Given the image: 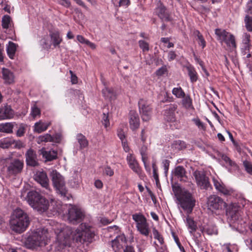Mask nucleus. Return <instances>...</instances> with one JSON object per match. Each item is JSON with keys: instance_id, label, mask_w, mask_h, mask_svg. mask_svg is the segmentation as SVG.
Listing matches in <instances>:
<instances>
[{"instance_id": "f257e3e1", "label": "nucleus", "mask_w": 252, "mask_h": 252, "mask_svg": "<svg viewBox=\"0 0 252 252\" xmlns=\"http://www.w3.org/2000/svg\"><path fill=\"white\" fill-rule=\"evenodd\" d=\"M48 232L47 229L39 228L32 231L25 241V245L29 249H37L45 246L48 243Z\"/></svg>"}, {"instance_id": "f03ea898", "label": "nucleus", "mask_w": 252, "mask_h": 252, "mask_svg": "<svg viewBox=\"0 0 252 252\" xmlns=\"http://www.w3.org/2000/svg\"><path fill=\"white\" fill-rule=\"evenodd\" d=\"M30 222L28 214L20 208L16 209L10 221V228L13 231L21 233L25 231Z\"/></svg>"}, {"instance_id": "7ed1b4c3", "label": "nucleus", "mask_w": 252, "mask_h": 252, "mask_svg": "<svg viewBox=\"0 0 252 252\" xmlns=\"http://www.w3.org/2000/svg\"><path fill=\"white\" fill-rule=\"evenodd\" d=\"M26 198L29 205L38 212H44L49 208L48 200L35 190L28 192Z\"/></svg>"}, {"instance_id": "20e7f679", "label": "nucleus", "mask_w": 252, "mask_h": 252, "mask_svg": "<svg viewBox=\"0 0 252 252\" xmlns=\"http://www.w3.org/2000/svg\"><path fill=\"white\" fill-rule=\"evenodd\" d=\"M50 176L58 193L64 200H69L71 197V195L68 192L65 187L64 178L56 170H52Z\"/></svg>"}, {"instance_id": "39448f33", "label": "nucleus", "mask_w": 252, "mask_h": 252, "mask_svg": "<svg viewBox=\"0 0 252 252\" xmlns=\"http://www.w3.org/2000/svg\"><path fill=\"white\" fill-rule=\"evenodd\" d=\"M94 236V232L90 226L86 223H81L76 229L73 239L77 242L83 244L85 242L90 243Z\"/></svg>"}, {"instance_id": "423d86ee", "label": "nucleus", "mask_w": 252, "mask_h": 252, "mask_svg": "<svg viewBox=\"0 0 252 252\" xmlns=\"http://www.w3.org/2000/svg\"><path fill=\"white\" fill-rule=\"evenodd\" d=\"M181 207L186 211L188 214H190L195 206L196 200L192 195L188 191H182L177 196Z\"/></svg>"}, {"instance_id": "0eeeda50", "label": "nucleus", "mask_w": 252, "mask_h": 252, "mask_svg": "<svg viewBox=\"0 0 252 252\" xmlns=\"http://www.w3.org/2000/svg\"><path fill=\"white\" fill-rule=\"evenodd\" d=\"M226 203L217 195H211L207 198V206L212 212L223 210L226 207Z\"/></svg>"}, {"instance_id": "6e6552de", "label": "nucleus", "mask_w": 252, "mask_h": 252, "mask_svg": "<svg viewBox=\"0 0 252 252\" xmlns=\"http://www.w3.org/2000/svg\"><path fill=\"white\" fill-rule=\"evenodd\" d=\"M132 219L136 222V228L142 235L148 236L150 233L149 224L146 218L141 213L134 214L132 216Z\"/></svg>"}, {"instance_id": "1a4fd4ad", "label": "nucleus", "mask_w": 252, "mask_h": 252, "mask_svg": "<svg viewBox=\"0 0 252 252\" xmlns=\"http://www.w3.org/2000/svg\"><path fill=\"white\" fill-rule=\"evenodd\" d=\"M50 41L44 38L42 41V46L45 49H50L53 45L54 48H60L63 41L59 31L50 32L49 33Z\"/></svg>"}, {"instance_id": "9d476101", "label": "nucleus", "mask_w": 252, "mask_h": 252, "mask_svg": "<svg viewBox=\"0 0 252 252\" xmlns=\"http://www.w3.org/2000/svg\"><path fill=\"white\" fill-rule=\"evenodd\" d=\"M24 163L23 160L14 158L7 165V172L9 176H16L22 173Z\"/></svg>"}, {"instance_id": "9b49d317", "label": "nucleus", "mask_w": 252, "mask_h": 252, "mask_svg": "<svg viewBox=\"0 0 252 252\" xmlns=\"http://www.w3.org/2000/svg\"><path fill=\"white\" fill-rule=\"evenodd\" d=\"M193 175L195 179L197 185L200 187L201 189H212V186L209 181V178L206 176L203 172L196 170L193 172Z\"/></svg>"}, {"instance_id": "f8f14e48", "label": "nucleus", "mask_w": 252, "mask_h": 252, "mask_svg": "<svg viewBox=\"0 0 252 252\" xmlns=\"http://www.w3.org/2000/svg\"><path fill=\"white\" fill-rule=\"evenodd\" d=\"M84 218L83 212L75 206L71 207L68 211V220L73 224L82 221Z\"/></svg>"}, {"instance_id": "ddd939ff", "label": "nucleus", "mask_w": 252, "mask_h": 252, "mask_svg": "<svg viewBox=\"0 0 252 252\" xmlns=\"http://www.w3.org/2000/svg\"><path fill=\"white\" fill-rule=\"evenodd\" d=\"M226 215L231 223L237 220L240 216V207L236 203H232L226 206Z\"/></svg>"}, {"instance_id": "4468645a", "label": "nucleus", "mask_w": 252, "mask_h": 252, "mask_svg": "<svg viewBox=\"0 0 252 252\" xmlns=\"http://www.w3.org/2000/svg\"><path fill=\"white\" fill-rule=\"evenodd\" d=\"M139 111L143 121H148L152 116V108L147 104L143 99H141L138 102Z\"/></svg>"}, {"instance_id": "2eb2a0df", "label": "nucleus", "mask_w": 252, "mask_h": 252, "mask_svg": "<svg viewBox=\"0 0 252 252\" xmlns=\"http://www.w3.org/2000/svg\"><path fill=\"white\" fill-rule=\"evenodd\" d=\"M155 13L163 21L170 22L172 20L169 11L162 3H160L156 8Z\"/></svg>"}, {"instance_id": "dca6fc26", "label": "nucleus", "mask_w": 252, "mask_h": 252, "mask_svg": "<svg viewBox=\"0 0 252 252\" xmlns=\"http://www.w3.org/2000/svg\"><path fill=\"white\" fill-rule=\"evenodd\" d=\"M34 179L39 183L43 188L46 189L49 188V180L46 173L43 170H38L34 175Z\"/></svg>"}, {"instance_id": "f3484780", "label": "nucleus", "mask_w": 252, "mask_h": 252, "mask_svg": "<svg viewBox=\"0 0 252 252\" xmlns=\"http://www.w3.org/2000/svg\"><path fill=\"white\" fill-rule=\"evenodd\" d=\"M26 162L28 166L36 167L39 165L36 152L32 149H29L25 153Z\"/></svg>"}, {"instance_id": "a211bd4d", "label": "nucleus", "mask_w": 252, "mask_h": 252, "mask_svg": "<svg viewBox=\"0 0 252 252\" xmlns=\"http://www.w3.org/2000/svg\"><path fill=\"white\" fill-rule=\"evenodd\" d=\"M177 105L173 103L167 106L164 110V119L169 122H174L176 121L175 111L177 109Z\"/></svg>"}, {"instance_id": "6ab92c4d", "label": "nucleus", "mask_w": 252, "mask_h": 252, "mask_svg": "<svg viewBox=\"0 0 252 252\" xmlns=\"http://www.w3.org/2000/svg\"><path fill=\"white\" fill-rule=\"evenodd\" d=\"M129 124L130 129L134 131L138 128L140 125V120L136 111L131 110L129 113Z\"/></svg>"}, {"instance_id": "aec40b11", "label": "nucleus", "mask_w": 252, "mask_h": 252, "mask_svg": "<svg viewBox=\"0 0 252 252\" xmlns=\"http://www.w3.org/2000/svg\"><path fill=\"white\" fill-rule=\"evenodd\" d=\"M126 242V239L124 234L117 236L111 241L112 247L115 251L120 250L123 245Z\"/></svg>"}, {"instance_id": "412c9836", "label": "nucleus", "mask_w": 252, "mask_h": 252, "mask_svg": "<svg viewBox=\"0 0 252 252\" xmlns=\"http://www.w3.org/2000/svg\"><path fill=\"white\" fill-rule=\"evenodd\" d=\"M40 151V154L45 159V161H52L57 158L58 154L55 150L46 151L44 148H43Z\"/></svg>"}, {"instance_id": "4be33fe9", "label": "nucleus", "mask_w": 252, "mask_h": 252, "mask_svg": "<svg viewBox=\"0 0 252 252\" xmlns=\"http://www.w3.org/2000/svg\"><path fill=\"white\" fill-rule=\"evenodd\" d=\"M2 78L4 81V83L11 84L14 82V75L13 73L9 69L2 68L1 70Z\"/></svg>"}, {"instance_id": "5701e85b", "label": "nucleus", "mask_w": 252, "mask_h": 252, "mask_svg": "<svg viewBox=\"0 0 252 252\" xmlns=\"http://www.w3.org/2000/svg\"><path fill=\"white\" fill-rule=\"evenodd\" d=\"M187 172L182 166H178L174 169V175L180 179L181 182H186L188 180Z\"/></svg>"}, {"instance_id": "b1692460", "label": "nucleus", "mask_w": 252, "mask_h": 252, "mask_svg": "<svg viewBox=\"0 0 252 252\" xmlns=\"http://www.w3.org/2000/svg\"><path fill=\"white\" fill-rule=\"evenodd\" d=\"M13 111L9 105L0 108V120L10 119L13 117Z\"/></svg>"}, {"instance_id": "393cba45", "label": "nucleus", "mask_w": 252, "mask_h": 252, "mask_svg": "<svg viewBox=\"0 0 252 252\" xmlns=\"http://www.w3.org/2000/svg\"><path fill=\"white\" fill-rule=\"evenodd\" d=\"M127 159L130 168L135 173L140 174L141 173V169L135 158L131 155H130L129 156H127Z\"/></svg>"}, {"instance_id": "a878e982", "label": "nucleus", "mask_w": 252, "mask_h": 252, "mask_svg": "<svg viewBox=\"0 0 252 252\" xmlns=\"http://www.w3.org/2000/svg\"><path fill=\"white\" fill-rule=\"evenodd\" d=\"M50 125V122L44 123L42 121H39L34 124V130L38 133H41L42 132L45 131Z\"/></svg>"}, {"instance_id": "bb28decb", "label": "nucleus", "mask_w": 252, "mask_h": 252, "mask_svg": "<svg viewBox=\"0 0 252 252\" xmlns=\"http://www.w3.org/2000/svg\"><path fill=\"white\" fill-rule=\"evenodd\" d=\"M182 98L181 103L184 108L188 110L194 109L192 105V99L189 95L185 94Z\"/></svg>"}, {"instance_id": "cd10ccee", "label": "nucleus", "mask_w": 252, "mask_h": 252, "mask_svg": "<svg viewBox=\"0 0 252 252\" xmlns=\"http://www.w3.org/2000/svg\"><path fill=\"white\" fill-rule=\"evenodd\" d=\"M15 125L12 123H6L0 124V132L11 133L12 130L15 128Z\"/></svg>"}, {"instance_id": "c85d7f7f", "label": "nucleus", "mask_w": 252, "mask_h": 252, "mask_svg": "<svg viewBox=\"0 0 252 252\" xmlns=\"http://www.w3.org/2000/svg\"><path fill=\"white\" fill-rule=\"evenodd\" d=\"M229 32H227L224 30L220 29H216L215 30V34L217 36V39L220 41L221 43L226 39V38L229 35Z\"/></svg>"}, {"instance_id": "c756f323", "label": "nucleus", "mask_w": 252, "mask_h": 252, "mask_svg": "<svg viewBox=\"0 0 252 252\" xmlns=\"http://www.w3.org/2000/svg\"><path fill=\"white\" fill-rule=\"evenodd\" d=\"M17 45L13 42L9 41L8 45L6 47V52L8 57L11 59H14L16 51Z\"/></svg>"}, {"instance_id": "7c9ffc66", "label": "nucleus", "mask_w": 252, "mask_h": 252, "mask_svg": "<svg viewBox=\"0 0 252 252\" xmlns=\"http://www.w3.org/2000/svg\"><path fill=\"white\" fill-rule=\"evenodd\" d=\"M186 68L188 70V75L189 77L190 81L192 83L196 82L198 79V76L194 68L191 65L188 66Z\"/></svg>"}, {"instance_id": "2f4dec72", "label": "nucleus", "mask_w": 252, "mask_h": 252, "mask_svg": "<svg viewBox=\"0 0 252 252\" xmlns=\"http://www.w3.org/2000/svg\"><path fill=\"white\" fill-rule=\"evenodd\" d=\"M77 140L81 149L86 148L88 145V141L86 137L81 133L77 135Z\"/></svg>"}, {"instance_id": "473e14b6", "label": "nucleus", "mask_w": 252, "mask_h": 252, "mask_svg": "<svg viewBox=\"0 0 252 252\" xmlns=\"http://www.w3.org/2000/svg\"><path fill=\"white\" fill-rule=\"evenodd\" d=\"M186 223L188 228L190 229L189 232L192 233L195 232L197 228V226L195 223L194 221L188 215L186 218Z\"/></svg>"}, {"instance_id": "72a5a7b5", "label": "nucleus", "mask_w": 252, "mask_h": 252, "mask_svg": "<svg viewBox=\"0 0 252 252\" xmlns=\"http://www.w3.org/2000/svg\"><path fill=\"white\" fill-rule=\"evenodd\" d=\"M224 42L228 46L232 48H235L236 47L235 42V37L231 33L226 38V39L223 42Z\"/></svg>"}, {"instance_id": "f704fd0d", "label": "nucleus", "mask_w": 252, "mask_h": 252, "mask_svg": "<svg viewBox=\"0 0 252 252\" xmlns=\"http://www.w3.org/2000/svg\"><path fill=\"white\" fill-rule=\"evenodd\" d=\"M102 94L106 98L112 99L115 96V93L113 89L108 87H105L102 91Z\"/></svg>"}, {"instance_id": "c9c22d12", "label": "nucleus", "mask_w": 252, "mask_h": 252, "mask_svg": "<svg viewBox=\"0 0 252 252\" xmlns=\"http://www.w3.org/2000/svg\"><path fill=\"white\" fill-rule=\"evenodd\" d=\"M15 125V128L17 129L16 134L18 137L23 136L26 132V126L23 124H21L19 125L14 123Z\"/></svg>"}, {"instance_id": "e433bc0d", "label": "nucleus", "mask_w": 252, "mask_h": 252, "mask_svg": "<svg viewBox=\"0 0 252 252\" xmlns=\"http://www.w3.org/2000/svg\"><path fill=\"white\" fill-rule=\"evenodd\" d=\"M213 181L216 189L220 192L223 188L225 187L223 183L214 177L213 178Z\"/></svg>"}, {"instance_id": "4c0bfd02", "label": "nucleus", "mask_w": 252, "mask_h": 252, "mask_svg": "<svg viewBox=\"0 0 252 252\" xmlns=\"http://www.w3.org/2000/svg\"><path fill=\"white\" fill-rule=\"evenodd\" d=\"M172 94L178 98H182L185 93L181 87L174 88L172 90Z\"/></svg>"}, {"instance_id": "58836bf2", "label": "nucleus", "mask_w": 252, "mask_h": 252, "mask_svg": "<svg viewBox=\"0 0 252 252\" xmlns=\"http://www.w3.org/2000/svg\"><path fill=\"white\" fill-rule=\"evenodd\" d=\"M139 46L142 49L143 52H148L150 50L149 44L143 40L138 41Z\"/></svg>"}, {"instance_id": "ea45409f", "label": "nucleus", "mask_w": 252, "mask_h": 252, "mask_svg": "<svg viewBox=\"0 0 252 252\" xmlns=\"http://www.w3.org/2000/svg\"><path fill=\"white\" fill-rule=\"evenodd\" d=\"M147 148L145 145H143L140 150V154L142 157V160L144 162L145 167H146V161L147 159Z\"/></svg>"}, {"instance_id": "a19ab883", "label": "nucleus", "mask_w": 252, "mask_h": 252, "mask_svg": "<svg viewBox=\"0 0 252 252\" xmlns=\"http://www.w3.org/2000/svg\"><path fill=\"white\" fill-rule=\"evenodd\" d=\"M31 115L33 118H35L36 116H40L41 115V110L37 106L36 104H34L31 108Z\"/></svg>"}, {"instance_id": "79ce46f5", "label": "nucleus", "mask_w": 252, "mask_h": 252, "mask_svg": "<svg viewBox=\"0 0 252 252\" xmlns=\"http://www.w3.org/2000/svg\"><path fill=\"white\" fill-rule=\"evenodd\" d=\"M11 18L8 15H4L2 18L1 26L3 29H7L9 28Z\"/></svg>"}, {"instance_id": "37998d69", "label": "nucleus", "mask_w": 252, "mask_h": 252, "mask_svg": "<svg viewBox=\"0 0 252 252\" xmlns=\"http://www.w3.org/2000/svg\"><path fill=\"white\" fill-rule=\"evenodd\" d=\"M12 144L13 142L12 140L4 139L0 140V148L3 149L8 148Z\"/></svg>"}, {"instance_id": "c03bdc74", "label": "nucleus", "mask_w": 252, "mask_h": 252, "mask_svg": "<svg viewBox=\"0 0 252 252\" xmlns=\"http://www.w3.org/2000/svg\"><path fill=\"white\" fill-rule=\"evenodd\" d=\"M70 181L74 183V186L78 185L81 181L80 174L78 172H75Z\"/></svg>"}, {"instance_id": "a18cd8bd", "label": "nucleus", "mask_w": 252, "mask_h": 252, "mask_svg": "<svg viewBox=\"0 0 252 252\" xmlns=\"http://www.w3.org/2000/svg\"><path fill=\"white\" fill-rule=\"evenodd\" d=\"M194 124L198 127V128L206 130V126L198 118H194L192 120Z\"/></svg>"}, {"instance_id": "49530a36", "label": "nucleus", "mask_w": 252, "mask_h": 252, "mask_svg": "<svg viewBox=\"0 0 252 252\" xmlns=\"http://www.w3.org/2000/svg\"><path fill=\"white\" fill-rule=\"evenodd\" d=\"M243 164L246 172L252 175V163L247 160H245L243 161Z\"/></svg>"}, {"instance_id": "de8ad7c7", "label": "nucleus", "mask_w": 252, "mask_h": 252, "mask_svg": "<svg viewBox=\"0 0 252 252\" xmlns=\"http://www.w3.org/2000/svg\"><path fill=\"white\" fill-rule=\"evenodd\" d=\"M245 21L247 30L252 32V18L247 15L245 17Z\"/></svg>"}, {"instance_id": "09e8293b", "label": "nucleus", "mask_w": 252, "mask_h": 252, "mask_svg": "<svg viewBox=\"0 0 252 252\" xmlns=\"http://www.w3.org/2000/svg\"><path fill=\"white\" fill-rule=\"evenodd\" d=\"M101 122L105 128H107L110 126L108 113H105L104 112L103 113V117L102 118Z\"/></svg>"}, {"instance_id": "8fccbe9b", "label": "nucleus", "mask_w": 252, "mask_h": 252, "mask_svg": "<svg viewBox=\"0 0 252 252\" xmlns=\"http://www.w3.org/2000/svg\"><path fill=\"white\" fill-rule=\"evenodd\" d=\"M153 235L155 239H157L160 244H162L164 242L163 238L159 233L158 231L155 229L153 230Z\"/></svg>"}, {"instance_id": "3c124183", "label": "nucleus", "mask_w": 252, "mask_h": 252, "mask_svg": "<svg viewBox=\"0 0 252 252\" xmlns=\"http://www.w3.org/2000/svg\"><path fill=\"white\" fill-rule=\"evenodd\" d=\"M152 167L153 169V177L156 180V183L158 184L159 183V178L158 173V169L155 162L152 163Z\"/></svg>"}, {"instance_id": "603ef678", "label": "nucleus", "mask_w": 252, "mask_h": 252, "mask_svg": "<svg viewBox=\"0 0 252 252\" xmlns=\"http://www.w3.org/2000/svg\"><path fill=\"white\" fill-rule=\"evenodd\" d=\"M39 139L41 142H52V135L49 134H46L39 137Z\"/></svg>"}, {"instance_id": "864d4df0", "label": "nucleus", "mask_w": 252, "mask_h": 252, "mask_svg": "<svg viewBox=\"0 0 252 252\" xmlns=\"http://www.w3.org/2000/svg\"><path fill=\"white\" fill-rule=\"evenodd\" d=\"M62 139V136L61 134L59 133H55L54 135L52 136V142L59 143L61 142Z\"/></svg>"}, {"instance_id": "5fc2aeb1", "label": "nucleus", "mask_w": 252, "mask_h": 252, "mask_svg": "<svg viewBox=\"0 0 252 252\" xmlns=\"http://www.w3.org/2000/svg\"><path fill=\"white\" fill-rule=\"evenodd\" d=\"M117 134L119 138L121 140L122 144L125 143L126 136L123 130L121 128H119L117 130Z\"/></svg>"}, {"instance_id": "6e6d98bb", "label": "nucleus", "mask_w": 252, "mask_h": 252, "mask_svg": "<svg viewBox=\"0 0 252 252\" xmlns=\"http://www.w3.org/2000/svg\"><path fill=\"white\" fill-rule=\"evenodd\" d=\"M220 193L225 196L230 195L233 193V189L225 186Z\"/></svg>"}, {"instance_id": "4d7b16f0", "label": "nucleus", "mask_w": 252, "mask_h": 252, "mask_svg": "<svg viewBox=\"0 0 252 252\" xmlns=\"http://www.w3.org/2000/svg\"><path fill=\"white\" fill-rule=\"evenodd\" d=\"M224 252H233L234 246L230 244H224L223 246Z\"/></svg>"}, {"instance_id": "13d9d810", "label": "nucleus", "mask_w": 252, "mask_h": 252, "mask_svg": "<svg viewBox=\"0 0 252 252\" xmlns=\"http://www.w3.org/2000/svg\"><path fill=\"white\" fill-rule=\"evenodd\" d=\"M251 35L245 33L243 35V43L244 44H250Z\"/></svg>"}, {"instance_id": "bf43d9fd", "label": "nucleus", "mask_w": 252, "mask_h": 252, "mask_svg": "<svg viewBox=\"0 0 252 252\" xmlns=\"http://www.w3.org/2000/svg\"><path fill=\"white\" fill-rule=\"evenodd\" d=\"M168 60L169 62L173 61L177 57V55L175 51H170L168 53Z\"/></svg>"}, {"instance_id": "052dcab7", "label": "nucleus", "mask_w": 252, "mask_h": 252, "mask_svg": "<svg viewBox=\"0 0 252 252\" xmlns=\"http://www.w3.org/2000/svg\"><path fill=\"white\" fill-rule=\"evenodd\" d=\"M170 161L167 159H164L162 161V164L164 168V173L167 174L169 169Z\"/></svg>"}, {"instance_id": "680f3d73", "label": "nucleus", "mask_w": 252, "mask_h": 252, "mask_svg": "<svg viewBox=\"0 0 252 252\" xmlns=\"http://www.w3.org/2000/svg\"><path fill=\"white\" fill-rule=\"evenodd\" d=\"M222 158L226 163H228L230 166H234L236 165V163L232 161L227 156H222Z\"/></svg>"}, {"instance_id": "e2e57ef3", "label": "nucleus", "mask_w": 252, "mask_h": 252, "mask_svg": "<svg viewBox=\"0 0 252 252\" xmlns=\"http://www.w3.org/2000/svg\"><path fill=\"white\" fill-rule=\"evenodd\" d=\"M167 71V68L165 66L159 68L156 71V74L158 76H162Z\"/></svg>"}, {"instance_id": "0e129e2a", "label": "nucleus", "mask_w": 252, "mask_h": 252, "mask_svg": "<svg viewBox=\"0 0 252 252\" xmlns=\"http://www.w3.org/2000/svg\"><path fill=\"white\" fill-rule=\"evenodd\" d=\"M173 237L175 242L176 243L177 245H178L180 249L181 250H182L184 251V252H185L184 247L181 245L178 237L177 236H175L174 234H173Z\"/></svg>"}, {"instance_id": "69168bd1", "label": "nucleus", "mask_w": 252, "mask_h": 252, "mask_svg": "<svg viewBox=\"0 0 252 252\" xmlns=\"http://www.w3.org/2000/svg\"><path fill=\"white\" fill-rule=\"evenodd\" d=\"M104 173L109 176H112L114 174V172L110 167H106L104 169Z\"/></svg>"}, {"instance_id": "338daca9", "label": "nucleus", "mask_w": 252, "mask_h": 252, "mask_svg": "<svg viewBox=\"0 0 252 252\" xmlns=\"http://www.w3.org/2000/svg\"><path fill=\"white\" fill-rule=\"evenodd\" d=\"M175 144L176 145H179V146H180V147H178V148H179L180 149H182L183 148H186L185 142L183 141H181V140L176 141Z\"/></svg>"}, {"instance_id": "774afa93", "label": "nucleus", "mask_w": 252, "mask_h": 252, "mask_svg": "<svg viewBox=\"0 0 252 252\" xmlns=\"http://www.w3.org/2000/svg\"><path fill=\"white\" fill-rule=\"evenodd\" d=\"M123 252H135V251L132 246L127 245L124 249Z\"/></svg>"}]
</instances>
